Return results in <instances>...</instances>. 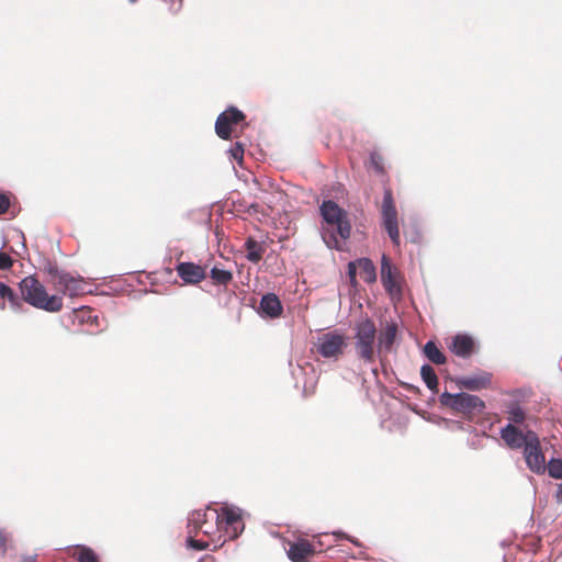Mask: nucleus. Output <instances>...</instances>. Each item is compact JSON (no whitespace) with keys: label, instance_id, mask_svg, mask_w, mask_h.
<instances>
[{"label":"nucleus","instance_id":"obj_1","mask_svg":"<svg viewBox=\"0 0 562 562\" xmlns=\"http://www.w3.org/2000/svg\"><path fill=\"white\" fill-rule=\"evenodd\" d=\"M221 516L216 508L207 507L192 512L188 518L187 546L193 550L202 551L213 544L212 550L221 548L218 521Z\"/></svg>","mask_w":562,"mask_h":562},{"label":"nucleus","instance_id":"obj_2","mask_svg":"<svg viewBox=\"0 0 562 562\" xmlns=\"http://www.w3.org/2000/svg\"><path fill=\"white\" fill-rule=\"evenodd\" d=\"M319 211L325 222L322 227L323 240L328 248L342 250L351 234L348 213L331 200L324 201Z\"/></svg>","mask_w":562,"mask_h":562},{"label":"nucleus","instance_id":"obj_3","mask_svg":"<svg viewBox=\"0 0 562 562\" xmlns=\"http://www.w3.org/2000/svg\"><path fill=\"white\" fill-rule=\"evenodd\" d=\"M23 300L30 305L55 313L63 308V299L59 295H49L43 283L34 276H27L20 282Z\"/></svg>","mask_w":562,"mask_h":562},{"label":"nucleus","instance_id":"obj_4","mask_svg":"<svg viewBox=\"0 0 562 562\" xmlns=\"http://www.w3.org/2000/svg\"><path fill=\"white\" fill-rule=\"evenodd\" d=\"M353 330V347L357 357L364 363H373L375 360L376 340L374 322L370 318H364L356 324Z\"/></svg>","mask_w":562,"mask_h":562},{"label":"nucleus","instance_id":"obj_5","mask_svg":"<svg viewBox=\"0 0 562 562\" xmlns=\"http://www.w3.org/2000/svg\"><path fill=\"white\" fill-rule=\"evenodd\" d=\"M441 405L449 407L451 411L461 414L468 419H472L475 415L483 413L485 403L476 395L469 393L451 394L445 392L439 398Z\"/></svg>","mask_w":562,"mask_h":562},{"label":"nucleus","instance_id":"obj_6","mask_svg":"<svg viewBox=\"0 0 562 562\" xmlns=\"http://www.w3.org/2000/svg\"><path fill=\"white\" fill-rule=\"evenodd\" d=\"M47 272L52 284L63 294L74 297L87 292V283L81 277H75L64 270H59L56 265H49Z\"/></svg>","mask_w":562,"mask_h":562},{"label":"nucleus","instance_id":"obj_7","mask_svg":"<svg viewBox=\"0 0 562 562\" xmlns=\"http://www.w3.org/2000/svg\"><path fill=\"white\" fill-rule=\"evenodd\" d=\"M217 514L221 516L218 529L222 547L226 541L235 540L244 531L245 525L238 509L222 506L217 509Z\"/></svg>","mask_w":562,"mask_h":562},{"label":"nucleus","instance_id":"obj_8","mask_svg":"<svg viewBox=\"0 0 562 562\" xmlns=\"http://www.w3.org/2000/svg\"><path fill=\"white\" fill-rule=\"evenodd\" d=\"M382 226L386 231L394 246L401 245L397 211L391 189L386 188L381 205Z\"/></svg>","mask_w":562,"mask_h":562},{"label":"nucleus","instance_id":"obj_9","mask_svg":"<svg viewBox=\"0 0 562 562\" xmlns=\"http://www.w3.org/2000/svg\"><path fill=\"white\" fill-rule=\"evenodd\" d=\"M347 347L345 334L331 330L318 337L315 345L316 351L324 358L338 359Z\"/></svg>","mask_w":562,"mask_h":562},{"label":"nucleus","instance_id":"obj_10","mask_svg":"<svg viewBox=\"0 0 562 562\" xmlns=\"http://www.w3.org/2000/svg\"><path fill=\"white\" fill-rule=\"evenodd\" d=\"M524 456L528 468L535 473L546 471V458L542 453L540 440L535 431H529V442L524 448Z\"/></svg>","mask_w":562,"mask_h":562},{"label":"nucleus","instance_id":"obj_11","mask_svg":"<svg viewBox=\"0 0 562 562\" xmlns=\"http://www.w3.org/2000/svg\"><path fill=\"white\" fill-rule=\"evenodd\" d=\"M381 281L385 291L391 295L401 294V286L398 283V271L391 263L386 255L381 259Z\"/></svg>","mask_w":562,"mask_h":562},{"label":"nucleus","instance_id":"obj_12","mask_svg":"<svg viewBox=\"0 0 562 562\" xmlns=\"http://www.w3.org/2000/svg\"><path fill=\"white\" fill-rule=\"evenodd\" d=\"M317 551V543L306 539H299L289 543L288 557L293 562H305Z\"/></svg>","mask_w":562,"mask_h":562},{"label":"nucleus","instance_id":"obj_13","mask_svg":"<svg viewBox=\"0 0 562 562\" xmlns=\"http://www.w3.org/2000/svg\"><path fill=\"white\" fill-rule=\"evenodd\" d=\"M176 271L187 284H198L206 278L205 268L194 262H179Z\"/></svg>","mask_w":562,"mask_h":562},{"label":"nucleus","instance_id":"obj_14","mask_svg":"<svg viewBox=\"0 0 562 562\" xmlns=\"http://www.w3.org/2000/svg\"><path fill=\"white\" fill-rule=\"evenodd\" d=\"M459 389L469 391H481L488 389L492 384V373L483 371L474 375L460 376L456 379Z\"/></svg>","mask_w":562,"mask_h":562},{"label":"nucleus","instance_id":"obj_15","mask_svg":"<svg viewBox=\"0 0 562 562\" xmlns=\"http://www.w3.org/2000/svg\"><path fill=\"white\" fill-rule=\"evenodd\" d=\"M529 431L530 430L524 434L515 425L508 424L501 429V438L508 448L520 449L522 447L525 448L529 442Z\"/></svg>","mask_w":562,"mask_h":562},{"label":"nucleus","instance_id":"obj_16","mask_svg":"<svg viewBox=\"0 0 562 562\" xmlns=\"http://www.w3.org/2000/svg\"><path fill=\"white\" fill-rule=\"evenodd\" d=\"M450 350L458 357L468 359L476 350L474 339L469 335H457L452 338Z\"/></svg>","mask_w":562,"mask_h":562},{"label":"nucleus","instance_id":"obj_17","mask_svg":"<svg viewBox=\"0 0 562 562\" xmlns=\"http://www.w3.org/2000/svg\"><path fill=\"white\" fill-rule=\"evenodd\" d=\"M398 327L395 323H386L380 330L378 338V351L390 352L397 337Z\"/></svg>","mask_w":562,"mask_h":562},{"label":"nucleus","instance_id":"obj_18","mask_svg":"<svg viewBox=\"0 0 562 562\" xmlns=\"http://www.w3.org/2000/svg\"><path fill=\"white\" fill-rule=\"evenodd\" d=\"M259 310L263 315L277 318L282 314L283 307L274 293H268L261 297Z\"/></svg>","mask_w":562,"mask_h":562},{"label":"nucleus","instance_id":"obj_19","mask_svg":"<svg viewBox=\"0 0 562 562\" xmlns=\"http://www.w3.org/2000/svg\"><path fill=\"white\" fill-rule=\"evenodd\" d=\"M361 278L367 283H373L376 280V271L372 260L361 258L356 261Z\"/></svg>","mask_w":562,"mask_h":562},{"label":"nucleus","instance_id":"obj_20","mask_svg":"<svg viewBox=\"0 0 562 562\" xmlns=\"http://www.w3.org/2000/svg\"><path fill=\"white\" fill-rule=\"evenodd\" d=\"M69 555L75 558L77 562H100L95 552L86 546H76L68 551Z\"/></svg>","mask_w":562,"mask_h":562},{"label":"nucleus","instance_id":"obj_21","mask_svg":"<svg viewBox=\"0 0 562 562\" xmlns=\"http://www.w3.org/2000/svg\"><path fill=\"white\" fill-rule=\"evenodd\" d=\"M245 248L247 250L246 258L250 262L257 263L262 259L265 247L254 238H247L245 243Z\"/></svg>","mask_w":562,"mask_h":562},{"label":"nucleus","instance_id":"obj_22","mask_svg":"<svg viewBox=\"0 0 562 562\" xmlns=\"http://www.w3.org/2000/svg\"><path fill=\"white\" fill-rule=\"evenodd\" d=\"M424 353L427 357V359L435 364H445L447 361L446 356L434 341L426 342V345L424 346Z\"/></svg>","mask_w":562,"mask_h":562},{"label":"nucleus","instance_id":"obj_23","mask_svg":"<svg viewBox=\"0 0 562 562\" xmlns=\"http://www.w3.org/2000/svg\"><path fill=\"white\" fill-rule=\"evenodd\" d=\"M420 376L431 392H438V376L431 366L424 364L420 369Z\"/></svg>","mask_w":562,"mask_h":562},{"label":"nucleus","instance_id":"obj_24","mask_svg":"<svg viewBox=\"0 0 562 562\" xmlns=\"http://www.w3.org/2000/svg\"><path fill=\"white\" fill-rule=\"evenodd\" d=\"M233 125L227 122L226 115L222 113L217 116L215 122V132L222 139H229L232 137Z\"/></svg>","mask_w":562,"mask_h":562},{"label":"nucleus","instance_id":"obj_25","mask_svg":"<svg viewBox=\"0 0 562 562\" xmlns=\"http://www.w3.org/2000/svg\"><path fill=\"white\" fill-rule=\"evenodd\" d=\"M211 279L215 284L227 285L233 280V273L214 267L211 270Z\"/></svg>","mask_w":562,"mask_h":562},{"label":"nucleus","instance_id":"obj_26","mask_svg":"<svg viewBox=\"0 0 562 562\" xmlns=\"http://www.w3.org/2000/svg\"><path fill=\"white\" fill-rule=\"evenodd\" d=\"M222 114L226 115L227 122L232 125H237L245 120V114L234 106L228 108Z\"/></svg>","mask_w":562,"mask_h":562},{"label":"nucleus","instance_id":"obj_27","mask_svg":"<svg viewBox=\"0 0 562 562\" xmlns=\"http://www.w3.org/2000/svg\"><path fill=\"white\" fill-rule=\"evenodd\" d=\"M546 470H548L551 477L562 479V460L552 459L548 464H546Z\"/></svg>","mask_w":562,"mask_h":562},{"label":"nucleus","instance_id":"obj_28","mask_svg":"<svg viewBox=\"0 0 562 562\" xmlns=\"http://www.w3.org/2000/svg\"><path fill=\"white\" fill-rule=\"evenodd\" d=\"M0 297L8 300L12 305H18V296L9 285L2 282H0Z\"/></svg>","mask_w":562,"mask_h":562},{"label":"nucleus","instance_id":"obj_29","mask_svg":"<svg viewBox=\"0 0 562 562\" xmlns=\"http://www.w3.org/2000/svg\"><path fill=\"white\" fill-rule=\"evenodd\" d=\"M525 418L526 414L519 406H515L508 412L509 424H522Z\"/></svg>","mask_w":562,"mask_h":562},{"label":"nucleus","instance_id":"obj_30","mask_svg":"<svg viewBox=\"0 0 562 562\" xmlns=\"http://www.w3.org/2000/svg\"><path fill=\"white\" fill-rule=\"evenodd\" d=\"M231 155L233 157V159H235L236 161H241L243 158H244V145L239 142H236L232 148H231Z\"/></svg>","mask_w":562,"mask_h":562},{"label":"nucleus","instance_id":"obj_31","mask_svg":"<svg viewBox=\"0 0 562 562\" xmlns=\"http://www.w3.org/2000/svg\"><path fill=\"white\" fill-rule=\"evenodd\" d=\"M370 160H371L372 166L374 167V169L378 172L384 171L383 157L380 154H378L376 151L371 153Z\"/></svg>","mask_w":562,"mask_h":562},{"label":"nucleus","instance_id":"obj_32","mask_svg":"<svg viewBox=\"0 0 562 562\" xmlns=\"http://www.w3.org/2000/svg\"><path fill=\"white\" fill-rule=\"evenodd\" d=\"M357 270L358 268L356 261L348 263V278L352 286L357 285Z\"/></svg>","mask_w":562,"mask_h":562},{"label":"nucleus","instance_id":"obj_33","mask_svg":"<svg viewBox=\"0 0 562 562\" xmlns=\"http://www.w3.org/2000/svg\"><path fill=\"white\" fill-rule=\"evenodd\" d=\"M12 266V258L8 254L0 251V270H9Z\"/></svg>","mask_w":562,"mask_h":562},{"label":"nucleus","instance_id":"obj_34","mask_svg":"<svg viewBox=\"0 0 562 562\" xmlns=\"http://www.w3.org/2000/svg\"><path fill=\"white\" fill-rule=\"evenodd\" d=\"M9 206H10L9 198L5 194L0 193V215L4 214L8 211Z\"/></svg>","mask_w":562,"mask_h":562},{"label":"nucleus","instance_id":"obj_35","mask_svg":"<svg viewBox=\"0 0 562 562\" xmlns=\"http://www.w3.org/2000/svg\"><path fill=\"white\" fill-rule=\"evenodd\" d=\"M5 544H7V536L2 530H0V551H2V553L5 552Z\"/></svg>","mask_w":562,"mask_h":562},{"label":"nucleus","instance_id":"obj_36","mask_svg":"<svg viewBox=\"0 0 562 562\" xmlns=\"http://www.w3.org/2000/svg\"><path fill=\"white\" fill-rule=\"evenodd\" d=\"M22 561L23 562H36V555L32 554V555H25L22 558Z\"/></svg>","mask_w":562,"mask_h":562},{"label":"nucleus","instance_id":"obj_37","mask_svg":"<svg viewBox=\"0 0 562 562\" xmlns=\"http://www.w3.org/2000/svg\"><path fill=\"white\" fill-rule=\"evenodd\" d=\"M557 498L559 502L562 503V483L560 484L559 486V491H558V494H557Z\"/></svg>","mask_w":562,"mask_h":562},{"label":"nucleus","instance_id":"obj_38","mask_svg":"<svg viewBox=\"0 0 562 562\" xmlns=\"http://www.w3.org/2000/svg\"><path fill=\"white\" fill-rule=\"evenodd\" d=\"M171 2H176V0H171ZM177 2H178V7H177L176 11H179L182 7L183 0H177Z\"/></svg>","mask_w":562,"mask_h":562},{"label":"nucleus","instance_id":"obj_39","mask_svg":"<svg viewBox=\"0 0 562 562\" xmlns=\"http://www.w3.org/2000/svg\"><path fill=\"white\" fill-rule=\"evenodd\" d=\"M128 1H130V2H132V3H134V2H136L137 0H128Z\"/></svg>","mask_w":562,"mask_h":562}]
</instances>
